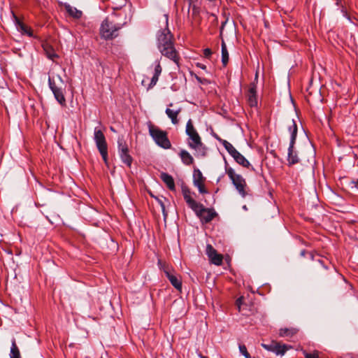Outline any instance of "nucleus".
<instances>
[{"label": "nucleus", "mask_w": 358, "mask_h": 358, "mask_svg": "<svg viewBox=\"0 0 358 358\" xmlns=\"http://www.w3.org/2000/svg\"><path fill=\"white\" fill-rule=\"evenodd\" d=\"M184 199L188 206L194 211L196 215L205 223L212 221L217 215L213 208H206L201 203L196 201L191 196L190 190L186 187H182Z\"/></svg>", "instance_id": "1"}, {"label": "nucleus", "mask_w": 358, "mask_h": 358, "mask_svg": "<svg viewBox=\"0 0 358 358\" xmlns=\"http://www.w3.org/2000/svg\"><path fill=\"white\" fill-rule=\"evenodd\" d=\"M185 133L188 136L187 144L189 148L194 150L196 156L206 157L208 152L207 147L202 143L201 138L189 119L186 124Z\"/></svg>", "instance_id": "2"}, {"label": "nucleus", "mask_w": 358, "mask_h": 358, "mask_svg": "<svg viewBox=\"0 0 358 358\" xmlns=\"http://www.w3.org/2000/svg\"><path fill=\"white\" fill-rule=\"evenodd\" d=\"M171 37L169 30L164 29L159 31L157 34L158 48L163 55L173 59L179 66V58L177 57V51L173 47Z\"/></svg>", "instance_id": "3"}, {"label": "nucleus", "mask_w": 358, "mask_h": 358, "mask_svg": "<svg viewBox=\"0 0 358 358\" xmlns=\"http://www.w3.org/2000/svg\"><path fill=\"white\" fill-rule=\"evenodd\" d=\"M288 130L290 132L291 136L288 147L287 162L288 166H291L300 162L298 154L296 151L294 150V145L298 132V127L294 120H292V124L288 127Z\"/></svg>", "instance_id": "4"}, {"label": "nucleus", "mask_w": 358, "mask_h": 358, "mask_svg": "<svg viewBox=\"0 0 358 358\" xmlns=\"http://www.w3.org/2000/svg\"><path fill=\"white\" fill-rule=\"evenodd\" d=\"M309 255L312 260V264L310 265L312 273L318 277L327 276L330 264L329 260L325 257H321L319 255H314L312 252H310Z\"/></svg>", "instance_id": "5"}, {"label": "nucleus", "mask_w": 358, "mask_h": 358, "mask_svg": "<svg viewBox=\"0 0 358 358\" xmlns=\"http://www.w3.org/2000/svg\"><path fill=\"white\" fill-rule=\"evenodd\" d=\"M225 172L231 179L233 185L235 186L236 190L241 195L242 197H245L248 194L246 191L247 184L245 180L239 174H236L234 170L228 166L227 162H225Z\"/></svg>", "instance_id": "6"}, {"label": "nucleus", "mask_w": 358, "mask_h": 358, "mask_svg": "<svg viewBox=\"0 0 358 358\" xmlns=\"http://www.w3.org/2000/svg\"><path fill=\"white\" fill-rule=\"evenodd\" d=\"M149 133L155 142L163 148H169L171 143L167 138L166 133L158 127L150 124L149 125Z\"/></svg>", "instance_id": "7"}, {"label": "nucleus", "mask_w": 358, "mask_h": 358, "mask_svg": "<svg viewBox=\"0 0 358 358\" xmlns=\"http://www.w3.org/2000/svg\"><path fill=\"white\" fill-rule=\"evenodd\" d=\"M120 29V27L113 24L106 18L101 24L100 35L101 38L106 40L113 39L117 36Z\"/></svg>", "instance_id": "8"}, {"label": "nucleus", "mask_w": 358, "mask_h": 358, "mask_svg": "<svg viewBox=\"0 0 358 358\" xmlns=\"http://www.w3.org/2000/svg\"><path fill=\"white\" fill-rule=\"evenodd\" d=\"M117 150L122 162L130 167L133 159L129 155V147L123 136H120L117 138Z\"/></svg>", "instance_id": "9"}, {"label": "nucleus", "mask_w": 358, "mask_h": 358, "mask_svg": "<svg viewBox=\"0 0 358 358\" xmlns=\"http://www.w3.org/2000/svg\"><path fill=\"white\" fill-rule=\"evenodd\" d=\"M262 346L265 350L281 356L284 355L288 350L292 348L291 345L282 344L276 341H271L268 343H262Z\"/></svg>", "instance_id": "10"}, {"label": "nucleus", "mask_w": 358, "mask_h": 358, "mask_svg": "<svg viewBox=\"0 0 358 358\" xmlns=\"http://www.w3.org/2000/svg\"><path fill=\"white\" fill-rule=\"evenodd\" d=\"M48 85L55 99L60 105L63 106H66V99L64 97L62 88L57 86L54 80L51 79L50 77L48 78Z\"/></svg>", "instance_id": "11"}, {"label": "nucleus", "mask_w": 358, "mask_h": 358, "mask_svg": "<svg viewBox=\"0 0 358 358\" xmlns=\"http://www.w3.org/2000/svg\"><path fill=\"white\" fill-rule=\"evenodd\" d=\"M13 16L15 25L16 26L18 31H20L23 35H27L29 37L36 38V36L34 35L33 30L30 27L24 24L23 22H22L20 19L13 13Z\"/></svg>", "instance_id": "12"}, {"label": "nucleus", "mask_w": 358, "mask_h": 358, "mask_svg": "<svg viewBox=\"0 0 358 358\" xmlns=\"http://www.w3.org/2000/svg\"><path fill=\"white\" fill-rule=\"evenodd\" d=\"M194 184L198 188L199 192L201 194L208 193L207 189L205 187V178L203 176L202 173L199 169H194Z\"/></svg>", "instance_id": "13"}, {"label": "nucleus", "mask_w": 358, "mask_h": 358, "mask_svg": "<svg viewBox=\"0 0 358 358\" xmlns=\"http://www.w3.org/2000/svg\"><path fill=\"white\" fill-rule=\"evenodd\" d=\"M206 254L213 264L217 266L222 264L223 256L218 254L217 250L210 244L207 245Z\"/></svg>", "instance_id": "14"}, {"label": "nucleus", "mask_w": 358, "mask_h": 358, "mask_svg": "<svg viewBox=\"0 0 358 358\" xmlns=\"http://www.w3.org/2000/svg\"><path fill=\"white\" fill-rule=\"evenodd\" d=\"M94 140L95 141L98 150L108 148L106 137L101 129H94Z\"/></svg>", "instance_id": "15"}, {"label": "nucleus", "mask_w": 358, "mask_h": 358, "mask_svg": "<svg viewBox=\"0 0 358 358\" xmlns=\"http://www.w3.org/2000/svg\"><path fill=\"white\" fill-rule=\"evenodd\" d=\"M246 96L248 103L251 108L257 106V85L255 83L250 84Z\"/></svg>", "instance_id": "16"}, {"label": "nucleus", "mask_w": 358, "mask_h": 358, "mask_svg": "<svg viewBox=\"0 0 358 358\" xmlns=\"http://www.w3.org/2000/svg\"><path fill=\"white\" fill-rule=\"evenodd\" d=\"M164 271L166 277L168 278V279L172 284V285L176 289L179 290V281L175 275V272L168 266L164 267Z\"/></svg>", "instance_id": "17"}, {"label": "nucleus", "mask_w": 358, "mask_h": 358, "mask_svg": "<svg viewBox=\"0 0 358 358\" xmlns=\"http://www.w3.org/2000/svg\"><path fill=\"white\" fill-rule=\"evenodd\" d=\"M160 178L170 190H175L174 180L171 175L163 172L160 174Z\"/></svg>", "instance_id": "18"}, {"label": "nucleus", "mask_w": 358, "mask_h": 358, "mask_svg": "<svg viewBox=\"0 0 358 358\" xmlns=\"http://www.w3.org/2000/svg\"><path fill=\"white\" fill-rule=\"evenodd\" d=\"M43 49L45 53L46 57L52 61L55 58L59 57L58 55L55 52L54 48L48 43H43L42 45Z\"/></svg>", "instance_id": "19"}, {"label": "nucleus", "mask_w": 358, "mask_h": 358, "mask_svg": "<svg viewBox=\"0 0 358 358\" xmlns=\"http://www.w3.org/2000/svg\"><path fill=\"white\" fill-rule=\"evenodd\" d=\"M233 158L234 159V160L236 161V163H238L243 167L248 169L251 166L249 161L243 155H241L238 151L237 152V153L236 155H234Z\"/></svg>", "instance_id": "20"}, {"label": "nucleus", "mask_w": 358, "mask_h": 358, "mask_svg": "<svg viewBox=\"0 0 358 358\" xmlns=\"http://www.w3.org/2000/svg\"><path fill=\"white\" fill-rule=\"evenodd\" d=\"M65 10L70 16L73 18L79 19L82 16V11L78 10L76 8L71 6V5L66 3L64 5Z\"/></svg>", "instance_id": "21"}, {"label": "nucleus", "mask_w": 358, "mask_h": 358, "mask_svg": "<svg viewBox=\"0 0 358 358\" xmlns=\"http://www.w3.org/2000/svg\"><path fill=\"white\" fill-rule=\"evenodd\" d=\"M298 332V329L295 328H281L279 330V336L280 337H292Z\"/></svg>", "instance_id": "22"}, {"label": "nucleus", "mask_w": 358, "mask_h": 358, "mask_svg": "<svg viewBox=\"0 0 358 358\" xmlns=\"http://www.w3.org/2000/svg\"><path fill=\"white\" fill-rule=\"evenodd\" d=\"M180 159L185 165H191L194 163L193 157L185 150H180Z\"/></svg>", "instance_id": "23"}, {"label": "nucleus", "mask_w": 358, "mask_h": 358, "mask_svg": "<svg viewBox=\"0 0 358 358\" xmlns=\"http://www.w3.org/2000/svg\"><path fill=\"white\" fill-rule=\"evenodd\" d=\"M10 358H22L20 350L16 344V341L14 338L11 341Z\"/></svg>", "instance_id": "24"}, {"label": "nucleus", "mask_w": 358, "mask_h": 358, "mask_svg": "<svg viewBox=\"0 0 358 358\" xmlns=\"http://www.w3.org/2000/svg\"><path fill=\"white\" fill-rule=\"evenodd\" d=\"M229 62V52L227 45L224 41H222V63L223 66H226Z\"/></svg>", "instance_id": "25"}, {"label": "nucleus", "mask_w": 358, "mask_h": 358, "mask_svg": "<svg viewBox=\"0 0 358 358\" xmlns=\"http://www.w3.org/2000/svg\"><path fill=\"white\" fill-rule=\"evenodd\" d=\"M221 144L224 147V148L232 157L237 153L238 150L227 141L225 140L221 141Z\"/></svg>", "instance_id": "26"}, {"label": "nucleus", "mask_w": 358, "mask_h": 358, "mask_svg": "<svg viewBox=\"0 0 358 358\" xmlns=\"http://www.w3.org/2000/svg\"><path fill=\"white\" fill-rule=\"evenodd\" d=\"M221 144L224 147V148L232 157L237 153L238 150L227 141L225 140L221 141Z\"/></svg>", "instance_id": "27"}, {"label": "nucleus", "mask_w": 358, "mask_h": 358, "mask_svg": "<svg viewBox=\"0 0 358 358\" xmlns=\"http://www.w3.org/2000/svg\"><path fill=\"white\" fill-rule=\"evenodd\" d=\"M178 113L179 110H172L170 108H167L166 110V115L171 120V122L173 124H176L178 122L177 117Z\"/></svg>", "instance_id": "28"}, {"label": "nucleus", "mask_w": 358, "mask_h": 358, "mask_svg": "<svg viewBox=\"0 0 358 358\" xmlns=\"http://www.w3.org/2000/svg\"><path fill=\"white\" fill-rule=\"evenodd\" d=\"M341 12L343 15L351 22H353L354 20H357L355 17H352L350 15V14L348 12L347 8L343 5H341Z\"/></svg>", "instance_id": "29"}, {"label": "nucleus", "mask_w": 358, "mask_h": 358, "mask_svg": "<svg viewBox=\"0 0 358 358\" xmlns=\"http://www.w3.org/2000/svg\"><path fill=\"white\" fill-rule=\"evenodd\" d=\"M240 352L244 355L245 358H251L250 353L247 350V348L245 345H239Z\"/></svg>", "instance_id": "30"}, {"label": "nucleus", "mask_w": 358, "mask_h": 358, "mask_svg": "<svg viewBox=\"0 0 358 358\" xmlns=\"http://www.w3.org/2000/svg\"><path fill=\"white\" fill-rule=\"evenodd\" d=\"M303 353L305 358H319V353L317 350H315L313 352H307L306 351H303Z\"/></svg>", "instance_id": "31"}, {"label": "nucleus", "mask_w": 358, "mask_h": 358, "mask_svg": "<svg viewBox=\"0 0 358 358\" xmlns=\"http://www.w3.org/2000/svg\"><path fill=\"white\" fill-rule=\"evenodd\" d=\"M158 79H159L158 76L153 75L152 78L150 80V83H149V85L147 87V90H148L151 89L152 87H153L157 84Z\"/></svg>", "instance_id": "32"}, {"label": "nucleus", "mask_w": 358, "mask_h": 358, "mask_svg": "<svg viewBox=\"0 0 358 358\" xmlns=\"http://www.w3.org/2000/svg\"><path fill=\"white\" fill-rule=\"evenodd\" d=\"M100 155H101L102 157V159L103 160V162H105V164L106 165H108V148L107 149H104V150H99Z\"/></svg>", "instance_id": "33"}, {"label": "nucleus", "mask_w": 358, "mask_h": 358, "mask_svg": "<svg viewBox=\"0 0 358 358\" xmlns=\"http://www.w3.org/2000/svg\"><path fill=\"white\" fill-rule=\"evenodd\" d=\"M243 299H244L243 296H240L236 301V306H237L239 312H241L242 311V308H243Z\"/></svg>", "instance_id": "34"}, {"label": "nucleus", "mask_w": 358, "mask_h": 358, "mask_svg": "<svg viewBox=\"0 0 358 358\" xmlns=\"http://www.w3.org/2000/svg\"><path fill=\"white\" fill-rule=\"evenodd\" d=\"M162 66L159 64V62H157V64L155 65V73H154V75H156V76H159V75L161 74L162 73Z\"/></svg>", "instance_id": "35"}, {"label": "nucleus", "mask_w": 358, "mask_h": 358, "mask_svg": "<svg viewBox=\"0 0 358 358\" xmlns=\"http://www.w3.org/2000/svg\"><path fill=\"white\" fill-rule=\"evenodd\" d=\"M203 54L204 57L209 59V58H210V57L213 54V52H212L211 49H210V48H205L203 50Z\"/></svg>", "instance_id": "36"}, {"label": "nucleus", "mask_w": 358, "mask_h": 358, "mask_svg": "<svg viewBox=\"0 0 358 358\" xmlns=\"http://www.w3.org/2000/svg\"><path fill=\"white\" fill-rule=\"evenodd\" d=\"M196 80L198 82L202 85H208L210 83V81L206 78H201L199 76H196Z\"/></svg>", "instance_id": "37"}, {"label": "nucleus", "mask_w": 358, "mask_h": 358, "mask_svg": "<svg viewBox=\"0 0 358 358\" xmlns=\"http://www.w3.org/2000/svg\"><path fill=\"white\" fill-rule=\"evenodd\" d=\"M351 184L353 185L352 186V188L355 187V188L358 189V180L357 181H353V180L351 181Z\"/></svg>", "instance_id": "38"}, {"label": "nucleus", "mask_w": 358, "mask_h": 358, "mask_svg": "<svg viewBox=\"0 0 358 358\" xmlns=\"http://www.w3.org/2000/svg\"><path fill=\"white\" fill-rule=\"evenodd\" d=\"M196 66L202 69H206V65L203 64H201V63H197Z\"/></svg>", "instance_id": "39"}, {"label": "nucleus", "mask_w": 358, "mask_h": 358, "mask_svg": "<svg viewBox=\"0 0 358 358\" xmlns=\"http://www.w3.org/2000/svg\"><path fill=\"white\" fill-rule=\"evenodd\" d=\"M336 1V3L337 6H340L341 7V5L342 4V0H335Z\"/></svg>", "instance_id": "40"}, {"label": "nucleus", "mask_w": 358, "mask_h": 358, "mask_svg": "<svg viewBox=\"0 0 358 358\" xmlns=\"http://www.w3.org/2000/svg\"><path fill=\"white\" fill-rule=\"evenodd\" d=\"M215 138L221 143V141H224V139H222L220 137H219L217 134L215 135Z\"/></svg>", "instance_id": "41"}, {"label": "nucleus", "mask_w": 358, "mask_h": 358, "mask_svg": "<svg viewBox=\"0 0 358 358\" xmlns=\"http://www.w3.org/2000/svg\"><path fill=\"white\" fill-rule=\"evenodd\" d=\"M306 251L305 250H303L300 253L301 256H302V257H304L306 255Z\"/></svg>", "instance_id": "42"}, {"label": "nucleus", "mask_w": 358, "mask_h": 358, "mask_svg": "<svg viewBox=\"0 0 358 358\" xmlns=\"http://www.w3.org/2000/svg\"><path fill=\"white\" fill-rule=\"evenodd\" d=\"M57 77H58L59 80H60V82L63 83V80H62V77L60 76H57Z\"/></svg>", "instance_id": "43"}, {"label": "nucleus", "mask_w": 358, "mask_h": 358, "mask_svg": "<svg viewBox=\"0 0 358 358\" xmlns=\"http://www.w3.org/2000/svg\"><path fill=\"white\" fill-rule=\"evenodd\" d=\"M142 85H145V80H142Z\"/></svg>", "instance_id": "44"}, {"label": "nucleus", "mask_w": 358, "mask_h": 358, "mask_svg": "<svg viewBox=\"0 0 358 358\" xmlns=\"http://www.w3.org/2000/svg\"><path fill=\"white\" fill-rule=\"evenodd\" d=\"M201 358H208V357H206L205 356H203V355H201Z\"/></svg>", "instance_id": "45"}, {"label": "nucleus", "mask_w": 358, "mask_h": 358, "mask_svg": "<svg viewBox=\"0 0 358 358\" xmlns=\"http://www.w3.org/2000/svg\"><path fill=\"white\" fill-rule=\"evenodd\" d=\"M110 129H111L112 131H115V130H114V129H113V127H110Z\"/></svg>", "instance_id": "46"}, {"label": "nucleus", "mask_w": 358, "mask_h": 358, "mask_svg": "<svg viewBox=\"0 0 358 358\" xmlns=\"http://www.w3.org/2000/svg\"><path fill=\"white\" fill-rule=\"evenodd\" d=\"M180 285H182V282H180Z\"/></svg>", "instance_id": "47"}, {"label": "nucleus", "mask_w": 358, "mask_h": 358, "mask_svg": "<svg viewBox=\"0 0 358 358\" xmlns=\"http://www.w3.org/2000/svg\"><path fill=\"white\" fill-rule=\"evenodd\" d=\"M101 358H102V357H101Z\"/></svg>", "instance_id": "48"}]
</instances>
